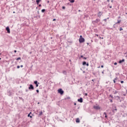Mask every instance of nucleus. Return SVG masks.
<instances>
[{"label":"nucleus","instance_id":"obj_1","mask_svg":"<svg viewBox=\"0 0 127 127\" xmlns=\"http://www.w3.org/2000/svg\"><path fill=\"white\" fill-rule=\"evenodd\" d=\"M79 43H83V42H85V39L83 38L82 35L80 36V38L79 39Z\"/></svg>","mask_w":127,"mask_h":127},{"label":"nucleus","instance_id":"obj_2","mask_svg":"<svg viewBox=\"0 0 127 127\" xmlns=\"http://www.w3.org/2000/svg\"><path fill=\"white\" fill-rule=\"evenodd\" d=\"M101 21V20L100 19H96V20L92 21L93 24H96L98 23V22H100Z\"/></svg>","mask_w":127,"mask_h":127},{"label":"nucleus","instance_id":"obj_3","mask_svg":"<svg viewBox=\"0 0 127 127\" xmlns=\"http://www.w3.org/2000/svg\"><path fill=\"white\" fill-rule=\"evenodd\" d=\"M58 93H59V94H61V95H63L64 94V91H63L62 89L60 88L59 89H58Z\"/></svg>","mask_w":127,"mask_h":127},{"label":"nucleus","instance_id":"obj_4","mask_svg":"<svg viewBox=\"0 0 127 127\" xmlns=\"http://www.w3.org/2000/svg\"><path fill=\"white\" fill-rule=\"evenodd\" d=\"M7 95H8V96L10 97V96H11V95H12V91H11V90H8L7 91Z\"/></svg>","mask_w":127,"mask_h":127},{"label":"nucleus","instance_id":"obj_5","mask_svg":"<svg viewBox=\"0 0 127 127\" xmlns=\"http://www.w3.org/2000/svg\"><path fill=\"white\" fill-rule=\"evenodd\" d=\"M93 109H94L95 110H100L101 109V107H100L99 106H93Z\"/></svg>","mask_w":127,"mask_h":127},{"label":"nucleus","instance_id":"obj_6","mask_svg":"<svg viewBox=\"0 0 127 127\" xmlns=\"http://www.w3.org/2000/svg\"><path fill=\"white\" fill-rule=\"evenodd\" d=\"M6 30L7 33H10V29H9V27L8 26L6 27Z\"/></svg>","mask_w":127,"mask_h":127},{"label":"nucleus","instance_id":"obj_7","mask_svg":"<svg viewBox=\"0 0 127 127\" xmlns=\"http://www.w3.org/2000/svg\"><path fill=\"white\" fill-rule=\"evenodd\" d=\"M29 90H34V87L32 84H30V86L29 87Z\"/></svg>","mask_w":127,"mask_h":127},{"label":"nucleus","instance_id":"obj_8","mask_svg":"<svg viewBox=\"0 0 127 127\" xmlns=\"http://www.w3.org/2000/svg\"><path fill=\"white\" fill-rule=\"evenodd\" d=\"M103 14V12L99 11L98 14L97 15L98 16V17H101V16H102V15Z\"/></svg>","mask_w":127,"mask_h":127},{"label":"nucleus","instance_id":"obj_9","mask_svg":"<svg viewBox=\"0 0 127 127\" xmlns=\"http://www.w3.org/2000/svg\"><path fill=\"white\" fill-rule=\"evenodd\" d=\"M77 101L79 102V103H82L83 102V98L81 97L80 99H78L77 100Z\"/></svg>","mask_w":127,"mask_h":127},{"label":"nucleus","instance_id":"obj_10","mask_svg":"<svg viewBox=\"0 0 127 127\" xmlns=\"http://www.w3.org/2000/svg\"><path fill=\"white\" fill-rule=\"evenodd\" d=\"M34 84H35V85H36V87H38V84H39V83H38V82H37V81H35L34 82Z\"/></svg>","mask_w":127,"mask_h":127},{"label":"nucleus","instance_id":"obj_11","mask_svg":"<svg viewBox=\"0 0 127 127\" xmlns=\"http://www.w3.org/2000/svg\"><path fill=\"white\" fill-rule=\"evenodd\" d=\"M118 23H121V20H118V22H116V23L114 25V27H115V25H116V24H118Z\"/></svg>","mask_w":127,"mask_h":127},{"label":"nucleus","instance_id":"obj_12","mask_svg":"<svg viewBox=\"0 0 127 127\" xmlns=\"http://www.w3.org/2000/svg\"><path fill=\"white\" fill-rule=\"evenodd\" d=\"M123 62H125V59H123L122 60H120V61H119V63L120 64H121V63H123Z\"/></svg>","mask_w":127,"mask_h":127},{"label":"nucleus","instance_id":"obj_13","mask_svg":"<svg viewBox=\"0 0 127 127\" xmlns=\"http://www.w3.org/2000/svg\"><path fill=\"white\" fill-rule=\"evenodd\" d=\"M103 116H105V118H108V116H107V113H106V112H104L103 113Z\"/></svg>","mask_w":127,"mask_h":127},{"label":"nucleus","instance_id":"obj_14","mask_svg":"<svg viewBox=\"0 0 127 127\" xmlns=\"http://www.w3.org/2000/svg\"><path fill=\"white\" fill-rule=\"evenodd\" d=\"M76 123H80V119L77 118L76 119Z\"/></svg>","mask_w":127,"mask_h":127},{"label":"nucleus","instance_id":"obj_15","mask_svg":"<svg viewBox=\"0 0 127 127\" xmlns=\"http://www.w3.org/2000/svg\"><path fill=\"white\" fill-rule=\"evenodd\" d=\"M63 73L64 74V75H67V71H66V70H63Z\"/></svg>","mask_w":127,"mask_h":127},{"label":"nucleus","instance_id":"obj_16","mask_svg":"<svg viewBox=\"0 0 127 127\" xmlns=\"http://www.w3.org/2000/svg\"><path fill=\"white\" fill-rule=\"evenodd\" d=\"M116 98H118V100H120V102H122V100H121V97L119 96H116Z\"/></svg>","mask_w":127,"mask_h":127},{"label":"nucleus","instance_id":"obj_17","mask_svg":"<svg viewBox=\"0 0 127 127\" xmlns=\"http://www.w3.org/2000/svg\"><path fill=\"white\" fill-rule=\"evenodd\" d=\"M87 64V63L86 62H82V65H83V66H85V65H86Z\"/></svg>","mask_w":127,"mask_h":127},{"label":"nucleus","instance_id":"obj_18","mask_svg":"<svg viewBox=\"0 0 127 127\" xmlns=\"http://www.w3.org/2000/svg\"><path fill=\"white\" fill-rule=\"evenodd\" d=\"M30 114H31V112H30L28 115V117H30L31 119H32V116H30Z\"/></svg>","mask_w":127,"mask_h":127},{"label":"nucleus","instance_id":"obj_19","mask_svg":"<svg viewBox=\"0 0 127 127\" xmlns=\"http://www.w3.org/2000/svg\"><path fill=\"white\" fill-rule=\"evenodd\" d=\"M36 1L37 4H39V2L40 1V0H36Z\"/></svg>","mask_w":127,"mask_h":127},{"label":"nucleus","instance_id":"obj_20","mask_svg":"<svg viewBox=\"0 0 127 127\" xmlns=\"http://www.w3.org/2000/svg\"><path fill=\"white\" fill-rule=\"evenodd\" d=\"M43 113L42 112V111L40 112L39 114V116H42Z\"/></svg>","mask_w":127,"mask_h":127},{"label":"nucleus","instance_id":"obj_21","mask_svg":"<svg viewBox=\"0 0 127 127\" xmlns=\"http://www.w3.org/2000/svg\"><path fill=\"white\" fill-rule=\"evenodd\" d=\"M70 2H71V3L75 2V0H70Z\"/></svg>","mask_w":127,"mask_h":127},{"label":"nucleus","instance_id":"obj_22","mask_svg":"<svg viewBox=\"0 0 127 127\" xmlns=\"http://www.w3.org/2000/svg\"><path fill=\"white\" fill-rule=\"evenodd\" d=\"M109 97H110V98H112V99H114V97L111 94L109 95Z\"/></svg>","mask_w":127,"mask_h":127},{"label":"nucleus","instance_id":"obj_23","mask_svg":"<svg viewBox=\"0 0 127 127\" xmlns=\"http://www.w3.org/2000/svg\"><path fill=\"white\" fill-rule=\"evenodd\" d=\"M42 12H45V9H43L41 10Z\"/></svg>","mask_w":127,"mask_h":127},{"label":"nucleus","instance_id":"obj_24","mask_svg":"<svg viewBox=\"0 0 127 127\" xmlns=\"http://www.w3.org/2000/svg\"><path fill=\"white\" fill-rule=\"evenodd\" d=\"M108 7H109V8H112V6H110V4L108 5Z\"/></svg>","mask_w":127,"mask_h":127},{"label":"nucleus","instance_id":"obj_25","mask_svg":"<svg viewBox=\"0 0 127 127\" xmlns=\"http://www.w3.org/2000/svg\"><path fill=\"white\" fill-rule=\"evenodd\" d=\"M62 8L63 9H65V8H66V7H65V6H63Z\"/></svg>","mask_w":127,"mask_h":127},{"label":"nucleus","instance_id":"obj_26","mask_svg":"<svg viewBox=\"0 0 127 127\" xmlns=\"http://www.w3.org/2000/svg\"><path fill=\"white\" fill-rule=\"evenodd\" d=\"M118 94V91L116 90L115 92H114V94Z\"/></svg>","mask_w":127,"mask_h":127},{"label":"nucleus","instance_id":"obj_27","mask_svg":"<svg viewBox=\"0 0 127 127\" xmlns=\"http://www.w3.org/2000/svg\"><path fill=\"white\" fill-rule=\"evenodd\" d=\"M86 65L87 67L89 66V63H86Z\"/></svg>","mask_w":127,"mask_h":127},{"label":"nucleus","instance_id":"obj_28","mask_svg":"<svg viewBox=\"0 0 127 127\" xmlns=\"http://www.w3.org/2000/svg\"><path fill=\"white\" fill-rule=\"evenodd\" d=\"M20 59H21V58H18L16 59V60H20Z\"/></svg>","mask_w":127,"mask_h":127},{"label":"nucleus","instance_id":"obj_29","mask_svg":"<svg viewBox=\"0 0 127 127\" xmlns=\"http://www.w3.org/2000/svg\"><path fill=\"white\" fill-rule=\"evenodd\" d=\"M122 30H123V28L121 27V28H120V31H122Z\"/></svg>","mask_w":127,"mask_h":127},{"label":"nucleus","instance_id":"obj_30","mask_svg":"<svg viewBox=\"0 0 127 127\" xmlns=\"http://www.w3.org/2000/svg\"><path fill=\"white\" fill-rule=\"evenodd\" d=\"M17 69H19V68H20V66L18 65V66H17Z\"/></svg>","mask_w":127,"mask_h":127},{"label":"nucleus","instance_id":"obj_31","mask_svg":"<svg viewBox=\"0 0 127 127\" xmlns=\"http://www.w3.org/2000/svg\"><path fill=\"white\" fill-rule=\"evenodd\" d=\"M114 80H115V81H117V80H118V78L116 77V78H115Z\"/></svg>","mask_w":127,"mask_h":127},{"label":"nucleus","instance_id":"obj_32","mask_svg":"<svg viewBox=\"0 0 127 127\" xmlns=\"http://www.w3.org/2000/svg\"><path fill=\"white\" fill-rule=\"evenodd\" d=\"M110 102L113 103V99H110Z\"/></svg>","mask_w":127,"mask_h":127},{"label":"nucleus","instance_id":"obj_33","mask_svg":"<svg viewBox=\"0 0 127 127\" xmlns=\"http://www.w3.org/2000/svg\"><path fill=\"white\" fill-rule=\"evenodd\" d=\"M83 59H84L85 60H86L87 58H86V57H83Z\"/></svg>","mask_w":127,"mask_h":127},{"label":"nucleus","instance_id":"obj_34","mask_svg":"<svg viewBox=\"0 0 127 127\" xmlns=\"http://www.w3.org/2000/svg\"><path fill=\"white\" fill-rule=\"evenodd\" d=\"M121 84H124V81L122 80V81H121Z\"/></svg>","mask_w":127,"mask_h":127},{"label":"nucleus","instance_id":"obj_35","mask_svg":"<svg viewBox=\"0 0 127 127\" xmlns=\"http://www.w3.org/2000/svg\"><path fill=\"white\" fill-rule=\"evenodd\" d=\"M37 93H39V90L38 89L36 90Z\"/></svg>","mask_w":127,"mask_h":127},{"label":"nucleus","instance_id":"obj_36","mask_svg":"<svg viewBox=\"0 0 127 127\" xmlns=\"http://www.w3.org/2000/svg\"><path fill=\"white\" fill-rule=\"evenodd\" d=\"M107 19H104L103 20H104V21H105V22H107Z\"/></svg>","mask_w":127,"mask_h":127},{"label":"nucleus","instance_id":"obj_37","mask_svg":"<svg viewBox=\"0 0 127 127\" xmlns=\"http://www.w3.org/2000/svg\"><path fill=\"white\" fill-rule=\"evenodd\" d=\"M56 19L54 18L53 19V21H56Z\"/></svg>","mask_w":127,"mask_h":127},{"label":"nucleus","instance_id":"obj_38","mask_svg":"<svg viewBox=\"0 0 127 127\" xmlns=\"http://www.w3.org/2000/svg\"><path fill=\"white\" fill-rule=\"evenodd\" d=\"M114 65H118V63H114Z\"/></svg>","mask_w":127,"mask_h":127},{"label":"nucleus","instance_id":"obj_39","mask_svg":"<svg viewBox=\"0 0 127 127\" xmlns=\"http://www.w3.org/2000/svg\"><path fill=\"white\" fill-rule=\"evenodd\" d=\"M85 95L86 96H88V94L87 93H85Z\"/></svg>","mask_w":127,"mask_h":127},{"label":"nucleus","instance_id":"obj_40","mask_svg":"<svg viewBox=\"0 0 127 127\" xmlns=\"http://www.w3.org/2000/svg\"><path fill=\"white\" fill-rule=\"evenodd\" d=\"M14 52L15 53H16V52H17L16 50H14Z\"/></svg>","mask_w":127,"mask_h":127},{"label":"nucleus","instance_id":"obj_41","mask_svg":"<svg viewBox=\"0 0 127 127\" xmlns=\"http://www.w3.org/2000/svg\"><path fill=\"white\" fill-rule=\"evenodd\" d=\"M20 67H21V68H22V67H23V65H21Z\"/></svg>","mask_w":127,"mask_h":127},{"label":"nucleus","instance_id":"obj_42","mask_svg":"<svg viewBox=\"0 0 127 127\" xmlns=\"http://www.w3.org/2000/svg\"><path fill=\"white\" fill-rule=\"evenodd\" d=\"M80 57H81V58H84V57H83V56H81Z\"/></svg>","mask_w":127,"mask_h":127},{"label":"nucleus","instance_id":"obj_43","mask_svg":"<svg viewBox=\"0 0 127 127\" xmlns=\"http://www.w3.org/2000/svg\"><path fill=\"white\" fill-rule=\"evenodd\" d=\"M113 82H114V83H116V80H114Z\"/></svg>","mask_w":127,"mask_h":127},{"label":"nucleus","instance_id":"obj_44","mask_svg":"<svg viewBox=\"0 0 127 127\" xmlns=\"http://www.w3.org/2000/svg\"><path fill=\"white\" fill-rule=\"evenodd\" d=\"M101 68H104V65H101Z\"/></svg>","mask_w":127,"mask_h":127},{"label":"nucleus","instance_id":"obj_45","mask_svg":"<svg viewBox=\"0 0 127 127\" xmlns=\"http://www.w3.org/2000/svg\"><path fill=\"white\" fill-rule=\"evenodd\" d=\"M74 106H76V105H77V104H76V103H74Z\"/></svg>","mask_w":127,"mask_h":127},{"label":"nucleus","instance_id":"obj_46","mask_svg":"<svg viewBox=\"0 0 127 127\" xmlns=\"http://www.w3.org/2000/svg\"><path fill=\"white\" fill-rule=\"evenodd\" d=\"M108 2H110V0H107Z\"/></svg>","mask_w":127,"mask_h":127},{"label":"nucleus","instance_id":"obj_47","mask_svg":"<svg viewBox=\"0 0 127 127\" xmlns=\"http://www.w3.org/2000/svg\"><path fill=\"white\" fill-rule=\"evenodd\" d=\"M100 38H101L102 39H104V38L100 37Z\"/></svg>","mask_w":127,"mask_h":127},{"label":"nucleus","instance_id":"obj_48","mask_svg":"<svg viewBox=\"0 0 127 127\" xmlns=\"http://www.w3.org/2000/svg\"><path fill=\"white\" fill-rule=\"evenodd\" d=\"M39 6H41V4H40L39 5Z\"/></svg>","mask_w":127,"mask_h":127},{"label":"nucleus","instance_id":"obj_49","mask_svg":"<svg viewBox=\"0 0 127 127\" xmlns=\"http://www.w3.org/2000/svg\"><path fill=\"white\" fill-rule=\"evenodd\" d=\"M102 74H104V71H102Z\"/></svg>","mask_w":127,"mask_h":127},{"label":"nucleus","instance_id":"obj_50","mask_svg":"<svg viewBox=\"0 0 127 127\" xmlns=\"http://www.w3.org/2000/svg\"><path fill=\"white\" fill-rule=\"evenodd\" d=\"M13 13H15V11H13Z\"/></svg>","mask_w":127,"mask_h":127},{"label":"nucleus","instance_id":"obj_51","mask_svg":"<svg viewBox=\"0 0 127 127\" xmlns=\"http://www.w3.org/2000/svg\"><path fill=\"white\" fill-rule=\"evenodd\" d=\"M92 82H94V79H92Z\"/></svg>","mask_w":127,"mask_h":127},{"label":"nucleus","instance_id":"obj_52","mask_svg":"<svg viewBox=\"0 0 127 127\" xmlns=\"http://www.w3.org/2000/svg\"><path fill=\"white\" fill-rule=\"evenodd\" d=\"M87 45H89V43H87Z\"/></svg>","mask_w":127,"mask_h":127},{"label":"nucleus","instance_id":"obj_53","mask_svg":"<svg viewBox=\"0 0 127 127\" xmlns=\"http://www.w3.org/2000/svg\"><path fill=\"white\" fill-rule=\"evenodd\" d=\"M96 36H99V35H98V34H96Z\"/></svg>","mask_w":127,"mask_h":127},{"label":"nucleus","instance_id":"obj_54","mask_svg":"<svg viewBox=\"0 0 127 127\" xmlns=\"http://www.w3.org/2000/svg\"><path fill=\"white\" fill-rule=\"evenodd\" d=\"M119 18H121V16H119Z\"/></svg>","mask_w":127,"mask_h":127},{"label":"nucleus","instance_id":"obj_55","mask_svg":"<svg viewBox=\"0 0 127 127\" xmlns=\"http://www.w3.org/2000/svg\"><path fill=\"white\" fill-rule=\"evenodd\" d=\"M78 11H81V10H78Z\"/></svg>","mask_w":127,"mask_h":127},{"label":"nucleus","instance_id":"obj_56","mask_svg":"<svg viewBox=\"0 0 127 127\" xmlns=\"http://www.w3.org/2000/svg\"><path fill=\"white\" fill-rule=\"evenodd\" d=\"M106 19H109V17H108V18H106Z\"/></svg>","mask_w":127,"mask_h":127},{"label":"nucleus","instance_id":"obj_57","mask_svg":"<svg viewBox=\"0 0 127 127\" xmlns=\"http://www.w3.org/2000/svg\"><path fill=\"white\" fill-rule=\"evenodd\" d=\"M69 62H71V60H69Z\"/></svg>","mask_w":127,"mask_h":127},{"label":"nucleus","instance_id":"obj_58","mask_svg":"<svg viewBox=\"0 0 127 127\" xmlns=\"http://www.w3.org/2000/svg\"><path fill=\"white\" fill-rule=\"evenodd\" d=\"M0 60H1V58H0Z\"/></svg>","mask_w":127,"mask_h":127},{"label":"nucleus","instance_id":"obj_59","mask_svg":"<svg viewBox=\"0 0 127 127\" xmlns=\"http://www.w3.org/2000/svg\"><path fill=\"white\" fill-rule=\"evenodd\" d=\"M48 3H49V1H48Z\"/></svg>","mask_w":127,"mask_h":127},{"label":"nucleus","instance_id":"obj_60","mask_svg":"<svg viewBox=\"0 0 127 127\" xmlns=\"http://www.w3.org/2000/svg\"><path fill=\"white\" fill-rule=\"evenodd\" d=\"M83 73H85V71H83Z\"/></svg>","mask_w":127,"mask_h":127},{"label":"nucleus","instance_id":"obj_61","mask_svg":"<svg viewBox=\"0 0 127 127\" xmlns=\"http://www.w3.org/2000/svg\"><path fill=\"white\" fill-rule=\"evenodd\" d=\"M111 1L113 2V0H112Z\"/></svg>","mask_w":127,"mask_h":127},{"label":"nucleus","instance_id":"obj_62","mask_svg":"<svg viewBox=\"0 0 127 127\" xmlns=\"http://www.w3.org/2000/svg\"><path fill=\"white\" fill-rule=\"evenodd\" d=\"M37 17V16H35V17Z\"/></svg>","mask_w":127,"mask_h":127},{"label":"nucleus","instance_id":"obj_63","mask_svg":"<svg viewBox=\"0 0 127 127\" xmlns=\"http://www.w3.org/2000/svg\"><path fill=\"white\" fill-rule=\"evenodd\" d=\"M98 68H100V66H99Z\"/></svg>","mask_w":127,"mask_h":127},{"label":"nucleus","instance_id":"obj_64","mask_svg":"<svg viewBox=\"0 0 127 127\" xmlns=\"http://www.w3.org/2000/svg\"><path fill=\"white\" fill-rule=\"evenodd\" d=\"M125 54H127V53H126Z\"/></svg>","mask_w":127,"mask_h":127}]
</instances>
